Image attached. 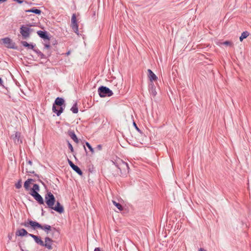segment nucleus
Returning a JSON list of instances; mask_svg holds the SVG:
<instances>
[{
  "mask_svg": "<svg viewBox=\"0 0 251 251\" xmlns=\"http://www.w3.org/2000/svg\"><path fill=\"white\" fill-rule=\"evenodd\" d=\"M67 134L71 137V138L76 144H78L80 141H81L80 139L77 138L75 131L73 130H72L71 129L68 130Z\"/></svg>",
  "mask_w": 251,
  "mask_h": 251,
  "instance_id": "15",
  "label": "nucleus"
},
{
  "mask_svg": "<svg viewBox=\"0 0 251 251\" xmlns=\"http://www.w3.org/2000/svg\"><path fill=\"white\" fill-rule=\"evenodd\" d=\"M94 99L93 100V104H94Z\"/></svg>",
  "mask_w": 251,
  "mask_h": 251,
  "instance_id": "56",
  "label": "nucleus"
},
{
  "mask_svg": "<svg viewBox=\"0 0 251 251\" xmlns=\"http://www.w3.org/2000/svg\"><path fill=\"white\" fill-rule=\"evenodd\" d=\"M10 138L16 145L22 144L23 143L24 136L20 131H14V133L11 135Z\"/></svg>",
  "mask_w": 251,
  "mask_h": 251,
  "instance_id": "9",
  "label": "nucleus"
},
{
  "mask_svg": "<svg viewBox=\"0 0 251 251\" xmlns=\"http://www.w3.org/2000/svg\"><path fill=\"white\" fill-rule=\"evenodd\" d=\"M12 1H15L17 3H18V4H21L23 3V2L24 1V0H12Z\"/></svg>",
  "mask_w": 251,
  "mask_h": 251,
  "instance_id": "35",
  "label": "nucleus"
},
{
  "mask_svg": "<svg viewBox=\"0 0 251 251\" xmlns=\"http://www.w3.org/2000/svg\"><path fill=\"white\" fill-rule=\"evenodd\" d=\"M21 44L27 49H30L35 52L40 59L46 58V55L38 49H36V44L33 42L28 43L25 41H21Z\"/></svg>",
  "mask_w": 251,
  "mask_h": 251,
  "instance_id": "6",
  "label": "nucleus"
},
{
  "mask_svg": "<svg viewBox=\"0 0 251 251\" xmlns=\"http://www.w3.org/2000/svg\"><path fill=\"white\" fill-rule=\"evenodd\" d=\"M95 251H101L100 248H95Z\"/></svg>",
  "mask_w": 251,
  "mask_h": 251,
  "instance_id": "50",
  "label": "nucleus"
},
{
  "mask_svg": "<svg viewBox=\"0 0 251 251\" xmlns=\"http://www.w3.org/2000/svg\"><path fill=\"white\" fill-rule=\"evenodd\" d=\"M41 210H42L41 215H42V216H44V215L45 211H44V210H43V208H42Z\"/></svg>",
  "mask_w": 251,
  "mask_h": 251,
  "instance_id": "52",
  "label": "nucleus"
},
{
  "mask_svg": "<svg viewBox=\"0 0 251 251\" xmlns=\"http://www.w3.org/2000/svg\"><path fill=\"white\" fill-rule=\"evenodd\" d=\"M86 171L88 172V182L93 183V180L90 178V173L93 174L94 171V167L92 163L90 158H87L86 159Z\"/></svg>",
  "mask_w": 251,
  "mask_h": 251,
  "instance_id": "10",
  "label": "nucleus"
},
{
  "mask_svg": "<svg viewBox=\"0 0 251 251\" xmlns=\"http://www.w3.org/2000/svg\"><path fill=\"white\" fill-rule=\"evenodd\" d=\"M67 161L68 162V164L69 165H71V163H73V161H72L71 160H70L68 158H67Z\"/></svg>",
  "mask_w": 251,
  "mask_h": 251,
  "instance_id": "45",
  "label": "nucleus"
},
{
  "mask_svg": "<svg viewBox=\"0 0 251 251\" xmlns=\"http://www.w3.org/2000/svg\"><path fill=\"white\" fill-rule=\"evenodd\" d=\"M41 184H42V185L44 186L46 191L47 192H49L48 189V187H47V186L46 185V184L45 183V182L44 181L42 182Z\"/></svg>",
  "mask_w": 251,
  "mask_h": 251,
  "instance_id": "34",
  "label": "nucleus"
},
{
  "mask_svg": "<svg viewBox=\"0 0 251 251\" xmlns=\"http://www.w3.org/2000/svg\"><path fill=\"white\" fill-rule=\"evenodd\" d=\"M26 163L30 165H32V163H33L32 160H27V158H26Z\"/></svg>",
  "mask_w": 251,
  "mask_h": 251,
  "instance_id": "42",
  "label": "nucleus"
},
{
  "mask_svg": "<svg viewBox=\"0 0 251 251\" xmlns=\"http://www.w3.org/2000/svg\"><path fill=\"white\" fill-rule=\"evenodd\" d=\"M81 142L82 144H83V146L84 149L85 150L86 155H88V152L86 147H87L89 151H90L91 153L94 152V148L92 147V146L89 142L85 141V140L81 141Z\"/></svg>",
  "mask_w": 251,
  "mask_h": 251,
  "instance_id": "14",
  "label": "nucleus"
},
{
  "mask_svg": "<svg viewBox=\"0 0 251 251\" xmlns=\"http://www.w3.org/2000/svg\"><path fill=\"white\" fill-rule=\"evenodd\" d=\"M71 53V50H68L65 54L66 55H70Z\"/></svg>",
  "mask_w": 251,
  "mask_h": 251,
  "instance_id": "51",
  "label": "nucleus"
},
{
  "mask_svg": "<svg viewBox=\"0 0 251 251\" xmlns=\"http://www.w3.org/2000/svg\"><path fill=\"white\" fill-rule=\"evenodd\" d=\"M133 126L134 127H135V128L136 129V130L139 132V133H142V131L140 129V128L138 127V126H137L136 124L135 123V122H133Z\"/></svg>",
  "mask_w": 251,
  "mask_h": 251,
  "instance_id": "32",
  "label": "nucleus"
},
{
  "mask_svg": "<svg viewBox=\"0 0 251 251\" xmlns=\"http://www.w3.org/2000/svg\"><path fill=\"white\" fill-rule=\"evenodd\" d=\"M15 235L16 237H21L30 236L33 239L34 242L38 245L45 247V248L49 250H51L53 249L52 243L54 241L49 236H47L45 238V242H44L40 236L29 233L26 229L23 228L18 229L15 232Z\"/></svg>",
  "mask_w": 251,
  "mask_h": 251,
  "instance_id": "2",
  "label": "nucleus"
},
{
  "mask_svg": "<svg viewBox=\"0 0 251 251\" xmlns=\"http://www.w3.org/2000/svg\"><path fill=\"white\" fill-rule=\"evenodd\" d=\"M51 52L48 51L47 52V55H46V58H44V59H47V58L51 56Z\"/></svg>",
  "mask_w": 251,
  "mask_h": 251,
  "instance_id": "40",
  "label": "nucleus"
},
{
  "mask_svg": "<svg viewBox=\"0 0 251 251\" xmlns=\"http://www.w3.org/2000/svg\"><path fill=\"white\" fill-rule=\"evenodd\" d=\"M23 171H24V167H22V171L23 172Z\"/></svg>",
  "mask_w": 251,
  "mask_h": 251,
  "instance_id": "57",
  "label": "nucleus"
},
{
  "mask_svg": "<svg viewBox=\"0 0 251 251\" xmlns=\"http://www.w3.org/2000/svg\"><path fill=\"white\" fill-rule=\"evenodd\" d=\"M90 8H92V5L90 7ZM92 9H91L90 13H91V15L93 17L94 16V11H92Z\"/></svg>",
  "mask_w": 251,
  "mask_h": 251,
  "instance_id": "46",
  "label": "nucleus"
},
{
  "mask_svg": "<svg viewBox=\"0 0 251 251\" xmlns=\"http://www.w3.org/2000/svg\"><path fill=\"white\" fill-rule=\"evenodd\" d=\"M23 244H23V242H22V241H20L18 242V245L20 249V250L21 251H27V250H24L23 249Z\"/></svg>",
  "mask_w": 251,
  "mask_h": 251,
  "instance_id": "30",
  "label": "nucleus"
},
{
  "mask_svg": "<svg viewBox=\"0 0 251 251\" xmlns=\"http://www.w3.org/2000/svg\"><path fill=\"white\" fill-rule=\"evenodd\" d=\"M0 86H2V87H5V86L3 85V80L0 77Z\"/></svg>",
  "mask_w": 251,
  "mask_h": 251,
  "instance_id": "41",
  "label": "nucleus"
},
{
  "mask_svg": "<svg viewBox=\"0 0 251 251\" xmlns=\"http://www.w3.org/2000/svg\"><path fill=\"white\" fill-rule=\"evenodd\" d=\"M22 179H19L17 182L15 184V187L18 189H20L22 187Z\"/></svg>",
  "mask_w": 251,
  "mask_h": 251,
  "instance_id": "29",
  "label": "nucleus"
},
{
  "mask_svg": "<svg viewBox=\"0 0 251 251\" xmlns=\"http://www.w3.org/2000/svg\"><path fill=\"white\" fill-rule=\"evenodd\" d=\"M199 251H207L206 250H204V249L203 248H201L199 250Z\"/></svg>",
  "mask_w": 251,
  "mask_h": 251,
  "instance_id": "53",
  "label": "nucleus"
},
{
  "mask_svg": "<svg viewBox=\"0 0 251 251\" xmlns=\"http://www.w3.org/2000/svg\"><path fill=\"white\" fill-rule=\"evenodd\" d=\"M113 204L120 210L122 211L123 210V206L119 202H116L115 201H112Z\"/></svg>",
  "mask_w": 251,
  "mask_h": 251,
  "instance_id": "28",
  "label": "nucleus"
},
{
  "mask_svg": "<svg viewBox=\"0 0 251 251\" xmlns=\"http://www.w3.org/2000/svg\"><path fill=\"white\" fill-rule=\"evenodd\" d=\"M70 110L74 114H76L78 113V108L76 101H75V103L73 104Z\"/></svg>",
  "mask_w": 251,
  "mask_h": 251,
  "instance_id": "23",
  "label": "nucleus"
},
{
  "mask_svg": "<svg viewBox=\"0 0 251 251\" xmlns=\"http://www.w3.org/2000/svg\"><path fill=\"white\" fill-rule=\"evenodd\" d=\"M73 170L76 172L78 175L81 176L83 175V172L81 171V170L80 169V168L77 166L75 165L74 168H73Z\"/></svg>",
  "mask_w": 251,
  "mask_h": 251,
  "instance_id": "25",
  "label": "nucleus"
},
{
  "mask_svg": "<svg viewBox=\"0 0 251 251\" xmlns=\"http://www.w3.org/2000/svg\"><path fill=\"white\" fill-rule=\"evenodd\" d=\"M13 233H11V234H8V238L9 240H11L12 239V236L13 235Z\"/></svg>",
  "mask_w": 251,
  "mask_h": 251,
  "instance_id": "43",
  "label": "nucleus"
},
{
  "mask_svg": "<svg viewBox=\"0 0 251 251\" xmlns=\"http://www.w3.org/2000/svg\"><path fill=\"white\" fill-rule=\"evenodd\" d=\"M0 43L7 49H13L21 51L22 48H19L16 43L9 37H6L0 39Z\"/></svg>",
  "mask_w": 251,
  "mask_h": 251,
  "instance_id": "7",
  "label": "nucleus"
},
{
  "mask_svg": "<svg viewBox=\"0 0 251 251\" xmlns=\"http://www.w3.org/2000/svg\"><path fill=\"white\" fill-rule=\"evenodd\" d=\"M56 44H57V41L55 39L52 43V45L54 46Z\"/></svg>",
  "mask_w": 251,
  "mask_h": 251,
  "instance_id": "47",
  "label": "nucleus"
},
{
  "mask_svg": "<svg viewBox=\"0 0 251 251\" xmlns=\"http://www.w3.org/2000/svg\"><path fill=\"white\" fill-rule=\"evenodd\" d=\"M37 35L44 41H49L51 38V35L49 32L46 30H38Z\"/></svg>",
  "mask_w": 251,
  "mask_h": 251,
  "instance_id": "13",
  "label": "nucleus"
},
{
  "mask_svg": "<svg viewBox=\"0 0 251 251\" xmlns=\"http://www.w3.org/2000/svg\"><path fill=\"white\" fill-rule=\"evenodd\" d=\"M22 226H24L27 228L28 229H31L33 230L37 229H42L44 230L47 234L51 232L52 238L57 239L60 234V230L59 228L52 227L50 225L44 224L42 225L40 223L33 221L30 219H27L24 222L20 224Z\"/></svg>",
  "mask_w": 251,
  "mask_h": 251,
  "instance_id": "1",
  "label": "nucleus"
},
{
  "mask_svg": "<svg viewBox=\"0 0 251 251\" xmlns=\"http://www.w3.org/2000/svg\"><path fill=\"white\" fill-rule=\"evenodd\" d=\"M104 147L103 144H100L97 146L96 147H95V153H99V155H100V151H102V148Z\"/></svg>",
  "mask_w": 251,
  "mask_h": 251,
  "instance_id": "27",
  "label": "nucleus"
},
{
  "mask_svg": "<svg viewBox=\"0 0 251 251\" xmlns=\"http://www.w3.org/2000/svg\"><path fill=\"white\" fill-rule=\"evenodd\" d=\"M40 191V186L38 184L34 183L33 184V187L31 188V191L29 192V194L30 195L33 194V193H39Z\"/></svg>",
  "mask_w": 251,
  "mask_h": 251,
  "instance_id": "21",
  "label": "nucleus"
},
{
  "mask_svg": "<svg viewBox=\"0 0 251 251\" xmlns=\"http://www.w3.org/2000/svg\"><path fill=\"white\" fill-rule=\"evenodd\" d=\"M50 212H51V213H52V214H53V213H54V212H53L52 211H51Z\"/></svg>",
  "mask_w": 251,
  "mask_h": 251,
  "instance_id": "55",
  "label": "nucleus"
},
{
  "mask_svg": "<svg viewBox=\"0 0 251 251\" xmlns=\"http://www.w3.org/2000/svg\"><path fill=\"white\" fill-rule=\"evenodd\" d=\"M25 197L27 200H28L29 201H33L32 200H31L30 197L28 196V195H25Z\"/></svg>",
  "mask_w": 251,
  "mask_h": 251,
  "instance_id": "44",
  "label": "nucleus"
},
{
  "mask_svg": "<svg viewBox=\"0 0 251 251\" xmlns=\"http://www.w3.org/2000/svg\"><path fill=\"white\" fill-rule=\"evenodd\" d=\"M27 180L30 184H32L33 182L36 181V180L33 178H28Z\"/></svg>",
  "mask_w": 251,
  "mask_h": 251,
  "instance_id": "39",
  "label": "nucleus"
},
{
  "mask_svg": "<svg viewBox=\"0 0 251 251\" xmlns=\"http://www.w3.org/2000/svg\"><path fill=\"white\" fill-rule=\"evenodd\" d=\"M36 25V23H29V24H26V25L27 26L31 27V26H35L36 25Z\"/></svg>",
  "mask_w": 251,
  "mask_h": 251,
  "instance_id": "36",
  "label": "nucleus"
},
{
  "mask_svg": "<svg viewBox=\"0 0 251 251\" xmlns=\"http://www.w3.org/2000/svg\"><path fill=\"white\" fill-rule=\"evenodd\" d=\"M25 12L26 13H33L37 15H40L42 13V11L36 7H32V8L28 10H25Z\"/></svg>",
  "mask_w": 251,
  "mask_h": 251,
  "instance_id": "20",
  "label": "nucleus"
},
{
  "mask_svg": "<svg viewBox=\"0 0 251 251\" xmlns=\"http://www.w3.org/2000/svg\"><path fill=\"white\" fill-rule=\"evenodd\" d=\"M30 195L33 197L39 204H44V200L43 198L39 193H33V194H31Z\"/></svg>",
  "mask_w": 251,
  "mask_h": 251,
  "instance_id": "16",
  "label": "nucleus"
},
{
  "mask_svg": "<svg viewBox=\"0 0 251 251\" xmlns=\"http://www.w3.org/2000/svg\"><path fill=\"white\" fill-rule=\"evenodd\" d=\"M28 27L26 25H22L20 27V33L22 36V38L23 40H26L28 39L30 34L28 31Z\"/></svg>",
  "mask_w": 251,
  "mask_h": 251,
  "instance_id": "11",
  "label": "nucleus"
},
{
  "mask_svg": "<svg viewBox=\"0 0 251 251\" xmlns=\"http://www.w3.org/2000/svg\"><path fill=\"white\" fill-rule=\"evenodd\" d=\"M148 76L149 78L150 82H153V81L157 80V79L158 78L157 77L151 69H148Z\"/></svg>",
  "mask_w": 251,
  "mask_h": 251,
  "instance_id": "19",
  "label": "nucleus"
},
{
  "mask_svg": "<svg viewBox=\"0 0 251 251\" xmlns=\"http://www.w3.org/2000/svg\"><path fill=\"white\" fill-rule=\"evenodd\" d=\"M44 46V49H45L49 50L51 48V46L49 42H48V43H45Z\"/></svg>",
  "mask_w": 251,
  "mask_h": 251,
  "instance_id": "33",
  "label": "nucleus"
},
{
  "mask_svg": "<svg viewBox=\"0 0 251 251\" xmlns=\"http://www.w3.org/2000/svg\"><path fill=\"white\" fill-rule=\"evenodd\" d=\"M25 172L27 174H32L34 176L37 177V181L41 183L43 181L40 179V178H43L44 180L46 181L47 183H48V181L47 180L46 178H43V176L41 175H39L37 174H36L35 172L34 171H28L27 168L25 169Z\"/></svg>",
  "mask_w": 251,
  "mask_h": 251,
  "instance_id": "17",
  "label": "nucleus"
},
{
  "mask_svg": "<svg viewBox=\"0 0 251 251\" xmlns=\"http://www.w3.org/2000/svg\"><path fill=\"white\" fill-rule=\"evenodd\" d=\"M249 35V32L247 31L243 32L241 34V35L239 37L240 41L242 42L244 39L247 38Z\"/></svg>",
  "mask_w": 251,
  "mask_h": 251,
  "instance_id": "24",
  "label": "nucleus"
},
{
  "mask_svg": "<svg viewBox=\"0 0 251 251\" xmlns=\"http://www.w3.org/2000/svg\"><path fill=\"white\" fill-rule=\"evenodd\" d=\"M149 91L150 93L152 95L153 97H155L156 95L157 92L156 91V88L153 82L149 83Z\"/></svg>",
  "mask_w": 251,
  "mask_h": 251,
  "instance_id": "18",
  "label": "nucleus"
},
{
  "mask_svg": "<svg viewBox=\"0 0 251 251\" xmlns=\"http://www.w3.org/2000/svg\"><path fill=\"white\" fill-rule=\"evenodd\" d=\"M111 163H112V166L110 167L112 169H113V166L116 168L115 170L112 173V175L114 176L120 175V174H122V170L126 169L128 170L129 169L128 164L120 158L115 161L111 160Z\"/></svg>",
  "mask_w": 251,
  "mask_h": 251,
  "instance_id": "5",
  "label": "nucleus"
},
{
  "mask_svg": "<svg viewBox=\"0 0 251 251\" xmlns=\"http://www.w3.org/2000/svg\"><path fill=\"white\" fill-rule=\"evenodd\" d=\"M48 208L53 210L59 214L64 212V206L59 201H56L54 195L50 192H48L45 196V201Z\"/></svg>",
  "mask_w": 251,
  "mask_h": 251,
  "instance_id": "3",
  "label": "nucleus"
},
{
  "mask_svg": "<svg viewBox=\"0 0 251 251\" xmlns=\"http://www.w3.org/2000/svg\"><path fill=\"white\" fill-rule=\"evenodd\" d=\"M66 107L64 98L57 97L52 104V111L57 116H59L64 112Z\"/></svg>",
  "mask_w": 251,
  "mask_h": 251,
  "instance_id": "4",
  "label": "nucleus"
},
{
  "mask_svg": "<svg viewBox=\"0 0 251 251\" xmlns=\"http://www.w3.org/2000/svg\"><path fill=\"white\" fill-rule=\"evenodd\" d=\"M222 44L224 45H226V46H231L232 45V43L229 41H226L225 42H224Z\"/></svg>",
  "mask_w": 251,
  "mask_h": 251,
  "instance_id": "31",
  "label": "nucleus"
},
{
  "mask_svg": "<svg viewBox=\"0 0 251 251\" xmlns=\"http://www.w3.org/2000/svg\"><path fill=\"white\" fill-rule=\"evenodd\" d=\"M66 142L67 143L68 148L70 150V152L73 154V155L75 157V159L76 160L77 158L75 157L76 152L75 151L72 145L71 144V143L70 142V141L68 140H66Z\"/></svg>",
  "mask_w": 251,
  "mask_h": 251,
  "instance_id": "22",
  "label": "nucleus"
},
{
  "mask_svg": "<svg viewBox=\"0 0 251 251\" xmlns=\"http://www.w3.org/2000/svg\"><path fill=\"white\" fill-rule=\"evenodd\" d=\"M30 184H31L30 183V182H29L27 179L24 182V187L25 188L26 191H31V188H30Z\"/></svg>",
  "mask_w": 251,
  "mask_h": 251,
  "instance_id": "26",
  "label": "nucleus"
},
{
  "mask_svg": "<svg viewBox=\"0 0 251 251\" xmlns=\"http://www.w3.org/2000/svg\"><path fill=\"white\" fill-rule=\"evenodd\" d=\"M98 92L100 98L109 97L113 94L111 90L107 87L103 85L98 88Z\"/></svg>",
  "mask_w": 251,
  "mask_h": 251,
  "instance_id": "8",
  "label": "nucleus"
},
{
  "mask_svg": "<svg viewBox=\"0 0 251 251\" xmlns=\"http://www.w3.org/2000/svg\"><path fill=\"white\" fill-rule=\"evenodd\" d=\"M28 27V31H29L30 34L31 35V34L32 33V32H34V30L33 28H31V27H29V26H27Z\"/></svg>",
  "mask_w": 251,
  "mask_h": 251,
  "instance_id": "38",
  "label": "nucleus"
},
{
  "mask_svg": "<svg viewBox=\"0 0 251 251\" xmlns=\"http://www.w3.org/2000/svg\"><path fill=\"white\" fill-rule=\"evenodd\" d=\"M95 123H96L97 122H100V119H97V118H95Z\"/></svg>",
  "mask_w": 251,
  "mask_h": 251,
  "instance_id": "54",
  "label": "nucleus"
},
{
  "mask_svg": "<svg viewBox=\"0 0 251 251\" xmlns=\"http://www.w3.org/2000/svg\"><path fill=\"white\" fill-rule=\"evenodd\" d=\"M4 88H5L6 90H7V92L6 93H5V94L6 95H8L9 97H10V93L9 92V91H8V88L7 87H3Z\"/></svg>",
  "mask_w": 251,
  "mask_h": 251,
  "instance_id": "37",
  "label": "nucleus"
},
{
  "mask_svg": "<svg viewBox=\"0 0 251 251\" xmlns=\"http://www.w3.org/2000/svg\"><path fill=\"white\" fill-rule=\"evenodd\" d=\"M76 165H75L74 163H71V165H70V166L71 167V168L73 169V168H74V167Z\"/></svg>",
  "mask_w": 251,
  "mask_h": 251,
  "instance_id": "48",
  "label": "nucleus"
},
{
  "mask_svg": "<svg viewBox=\"0 0 251 251\" xmlns=\"http://www.w3.org/2000/svg\"><path fill=\"white\" fill-rule=\"evenodd\" d=\"M71 27L73 31L78 34V24L75 14H73L71 18Z\"/></svg>",
  "mask_w": 251,
  "mask_h": 251,
  "instance_id": "12",
  "label": "nucleus"
},
{
  "mask_svg": "<svg viewBox=\"0 0 251 251\" xmlns=\"http://www.w3.org/2000/svg\"><path fill=\"white\" fill-rule=\"evenodd\" d=\"M7 0H0V4L7 1Z\"/></svg>",
  "mask_w": 251,
  "mask_h": 251,
  "instance_id": "49",
  "label": "nucleus"
}]
</instances>
